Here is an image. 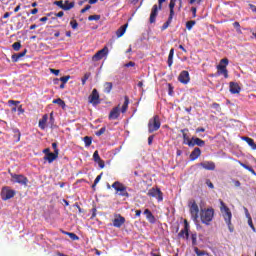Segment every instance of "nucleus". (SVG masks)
Listing matches in <instances>:
<instances>
[{"instance_id":"1","label":"nucleus","mask_w":256,"mask_h":256,"mask_svg":"<svg viewBox=\"0 0 256 256\" xmlns=\"http://www.w3.org/2000/svg\"><path fill=\"white\" fill-rule=\"evenodd\" d=\"M219 203H220V213H222V217L230 233H233L235 231V227H233V223H231V219H233V213H231V209L228 208L227 204H225L223 200H219Z\"/></svg>"},{"instance_id":"2","label":"nucleus","mask_w":256,"mask_h":256,"mask_svg":"<svg viewBox=\"0 0 256 256\" xmlns=\"http://www.w3.org/2000/svg\"><path fill=\"white\" fill-rule=\"evenodd\" d=\"M213 217H215V209H201L200 219L204 225H211V221H213Z\"/></svg>"},{"instance_id":"3","label":"nucleus","mask_w":256,"mask_h":256,"mask_svg":"<svg viewBox=\"0 0 256 256\" xmlns=\"http://www.w3.org/2000/svg\"><path fill=\"white\" fill-rule=\"evenodd\" d=\"M112 189L116 191V195H119L120 197H130L129 192H127V186H125L123 183L119 181H115L112 184Z\"/></svg>"},{"instance_id":"4","label":"nucleus","mask_w":256,"mask_h":256,"mask_svg":"<svg viewBox=\"0 0 256 256\" xmlns=\"http://www.w3.org/2000/svg\"><path fill=\"white\" fill-rule=\"evenodd\" d=\"M227 65H229V59L223 58L220 60V63L217 66L218 75H223L224 79H229V71L227 70Z\"/></svg>"},{"instance_id":"5","label":"nucleus","mask_w":256,"mask_h":256,"mask_svg":"<svg viewBox=\"0 0 256 256\" xmlns=\"http://www.w3.org/2000/svg\"><path fill=\"white\" fill-rule=\"evenodd\" d=\"M159 129H161V119L159 115H155L148 122V132L155 133V131H159Z\"/></svg>"},{"instance_id":"6","label":"nucleus","mask_w":256,"mask_h":256,"mask_svg":"<svg viewBox=\"0 0 256 256\" xmlns=\"http://www.w3.org/2000/svg\"><path fill=\"white\" fill-rule=\"evenodd\" d=\"M188 206L192 221H194V223H197L199 221V205H197V202L193 200L189 202Z\"/></svg>"},{"instance_id":"7","label":"nucleus","mask_w":256,"mask_h":256,"mask_svg":"<svg viewBox=\"0 0 256 256\" xmlns=\"http://www.w3.org/2000/svg\"><path fill=\"white\" fill-rule=\"evenodd\" d=\"M17 192L15 190L11 189L9 186L2 187L1 190V199L2 201H9V199H13Z\"/></svg>"},{"instance_id":"8","label":"nucleus","mask_w":256,"mask_h":256,"mask_svg":"<svg viewBox=\"0 0 256 256\" xmlns=\"http://www.w3.org/2000/svg\"><path fill=\"white\" fill-rule=\"evenodd\" d=\"M88 103L93 105L94 107L101 103V98L99 96V91L97 89H93L92 93L88 97Z\"/></svg>"},{"instance_id":"9","label":"nucleus","mask_w":256,"mask_h":256,"mask_svg":"<svg viewBox=\"0 0 256 256\" xmlns=\"http://www.w3.org/2000/svg\"><path fill=\"white\" fill-rule=\"evenodd\" d=\"M10 177H12L13 183H19V185L27 186V184L29 183V179L22 174L10 173Z\"/></svg>"},{"instance_id":"10","label":"nucleus","mask_w":256,"mask_h":256,"mask_svg":"<svg viewBox=\"0 0 256 256\" xmlns=\"http://www.w3.org/2000/svg\"><path fill=\"white\" fill-rule=\"evenodd\" d=\"M148 197H154L157 201H163V192L159 188H151L147 193Z\"/></svg>"},{"instance_id":"11","label":"nucleus","mask_w":256,"mask_h":256,"mask_svg":"<svg viewBox=\"0 0 256 256\" xmlns=\"http://www.w3.org/2000/svg\"><path fill=\"white\" fill-rule=\"evenodd\" d=\"M109 55V48L105 46L103 49L99 50L93 57V61H101L103 57H107Z\"/></svg>"},{"instance_id":"12","label":"nucleus","mask_w":256,"mask_h":256,"mask_svg":"<svg viewBox=\"0 0 256 256\" xmlns=\"http://www.w3.org/2000/svg\"><path fill=\"white\" fill-rule=\"evenodd\" d=\"M112 223L113 227L120 229V227H123V225H125V217L121 216V214H116Z\"/></svg>"},{"instance_id":"13","label":"nucleus","mask_w":256,"mask_h":256,"mask_svg":"<svg viewBox=\"0 0 256 256\" xmlns=\"http://www.w3.org/2000/svg\"><path fill=\"white\" fill-rule=\"evenodd\" d=\"M189 228V222L184 220V229L178 233V237H180V239H189Z\"/></svg>"},{"instance_id":"14","label":"nucleus","mask_w":256,"mask_h":256,"mask_svg":"<svg viewBox=\"0 0 256 256\" xmlns=\"http://www.w3.org/2000/svg\"><path fill=\"white\" fill-rule=\"evenodd\" d=\"M178 81L183 85H187L191 81V77L189 76V72L187 70H183L179 76Z\"/></svg>"},{"instance_id":"15","label":"nucleus","mask_w":256,"mask_h":256,"mask_svg":"<svg viewBox=\"0 0 256 256\" xmlns=\"http://www.w3.org/2000/svg\"><path fill=\"white\" fill-rule=\"evenodd\" d=\"M187 145L188 147H195V145L198 147H205V141L201 138L192 137L191 140H188Z\"/></svg>"},{"instance_id":"16","label":"nucleus","mask_w":256,"mask_h":256,"mask_svg":"<svg viewBox=\"0 0 256 256\" xmlns=\"http://www.w3.org/2000/svg\"><path fill=\"white\" fill-rule=\"evenodd\" d=\"M121 115V107L118 105L116 107H114L108 116V119L111 120H115V119H119V116Z\"/></svg>"},{"instance_id":"17","label":"nucleus","mask_w":256,"mask_h":256,"mask_svg":"<svg viewBox=\"0 0 256 256\" xmlns=\"http://www.w3.org/2000/svg\"><path fill=\"white\" fill-rule=\"evenodd\" d=\"M157 15H159V6H157V4H155L152 7L151 13H150V23L153 24L155 23L156 19H157Z\"/></svg>"},{"instance_id":"18","label":"nucleus","mask_w":256,"mask_h":256,"mask_svg":"<svg viewBox=\"0 0 256 256\" xmlns=\"http://www.w3.org/2000/svg\"><path fill=\"white\" fill-rule=\"evenodd\" d=\"M229 89L232 95H238V93H241V86H239L237 82H230Z\"/></svg>"},{"instance_id":"19","label":"nucleus","mask_w":256,"mask_h":256,"mask_svg":"<svg viewBox=\"0 0 256 256\" xmlns=\"http://www.w3.org/2000/svg\"><path fill=\"white\" fill-rule=\"evenodd\" d=\"M200 166L206 169V171H215V162L213 161L202 162Z\"/></svg>"},{"instance_id":"20","label":"nucleus","mask_w":256,"mask_h":256,"mask_svg":"<svg viewBox=\"0 0 256 256\" xmlns=\"http://www.w3.org/2000/svg\"><path fill=\"white\" fill-rule=\"evenodd\" d=\"M199 157H201V148L196 147L190 154V161H196Z\"/></svg>"},{"instance_id":"21","label":"nucleus","mask_w":256,"mask_h":256,"mask_svg":"<svg viewBox=\"0 0 256 256\" xmlns=\"http://www.w3.org/2000/svg\"><path fill=\"white\" fill-rule=\"evenodd\" d=\"M57 157H59V154L54 152H50L47 155L44 156V161H48V163H53V161H55V159H57Z\"/></svg>"},{"instance_id":"22","label":"nucleus","mask_w":256,"mask_h":256,"mask_svg":"<svg viewBox=\"0 0 256 256\" xmlns=\"http://www.w3.org/2000/svg\"><path fill=\"white\" fill-rule=\"evenodd\" d=\"M144 215L146 216L147 221H149V223H155V216L153 215V213L151 212V210L149 209H145L144 210Z\"/></svg>"},{"instance_id":"23","label":"nucleus","mask_w":256,"mask_h":256,"mask_svg":"<svg viewBox=\"0 0 256 256\" xmlns=\"http://www.w3.org/2000/svg\"><path fill=\"white\" fill-rule=\"evenodd\" d=\"M25 55H27V49H24L23 52L13 54L11 59H12L13 63H17L19 61V59H21V57H25Z\"/></svg>"},{"instance_id":"24","label":"nucleus","mask_w":256,"mask_h":256,"mask_svg":"<svg viewBox=\"0 0 256 256\" xmlns=\"http://www.w3.org/2000/svg\"><path fill=\"white\" fill-rule=\"evenodd\" d=\"M127 27H129V24H124L122 25L117 31H116V36L123 37L125 35V31H127Z\"/></svg>"},{"instance_id":"25","label":"nucleus","mask_w":256,"mask_h":256,"mask_svg":"<svg viewBox=\"0 0 256 256\" xmlns=\"http://www.w3.org/2000/svg\"><path fill=\"white\" fill-rule=\"evenodd\" d=\"M242 141H246V143L254 150H256V144H255V140H253L252 138H249L247 136L242 137Z\"/></svg>"},{"instance_id":"26","label":"nucleus","mask_w":256,"mask_h":256,"mask_svg":"<svg viewBox=\"0 0 256 256\" xmlns=\"http://www.w3.org/2000/svg\"><path fill=\"white\" fill-rule=\"evenodd\" d=\"M13 138L15 143H19L21 141V131H19V129L14 128L13 129Z\"/></svg>"},{"instance_id":"27","label":"nucleus","mask_w":256,"mask_h":256,"mask_svg":"<svg viewBox=\"0 0 256 256\" xmlns=\"http://www.w3.org/2000/svg\"><path fill=\"white\" fill-rule=\"evenodd\" d=\"M103 87H104V93H106L107 95H109V93L113 91V83L111 82H105Z\"/></svg>"},{"instance_id":"28","label":"nucleus","mask_w":256,"mask_h":256,"mask_svg":"<svg viewBox=\"0 0 256 256\" xmlns=\"http://www.w3.org/2000/svg\"><path fill=\"white\" fill-rule=\"evenodd\" d=\"M47 119H49V116L47 114H44L42 119L39 120V127L40 129H45V125H47Z\"/></svg>"},{"instance_id":"29","label":"nucleus","mask_w":256,"mask_h":256,"mask_svg":"<svg viewBox=\"0 0 256 256\" xmlns=\"http://www.w3.org/2000/svg\"><path fill=\"white\" fill-rule=\"evenodd\" d=\"M180 131H181L182 137L184 139V145H187V143H189V141H191V139H189V135H187V133L189 132V129L185 128Z\"/></svg>"},{"instance_id":"30","label":"nucleus","mask_w":256,"mask_h":256,"mask_svg":"<svg viewBox=\"0 0 256 256\" xmlns=\"http://www.w3.org/2000/svg\"><path fill=\"white\" fill-rule=\"evenodd\" d=\"M175 55V49L171 48L168 55V67H173V56Z\"/></svg>"},{"instance_id":"31","label":"nucleus","mask_w":256,"mask_h":256,"mask_svg":"<svg viewBox=\"0 0 256 256\" xmlns=\"http://www.w3.org/2000/svg\"><path fill=\"white\" fill-rule=\"evenodd\" d=\"M127 109H129V97L125 96L124 97V103L121 108V113H127Z\"/></svg>"},{"instance_id":"32","label":"nucleus","mask_w":256,"mask_h":256,"mask_svg":"<svg viewBox=\"0 0 256 256\" xmlns=\"http://www.w3.org/2000/svg\"><path fill=\"white\" fill-rule=\"evenodd\" d=\"M73 7H75V2H69V0L65 1L64 11H71V9H73Z\"/></svg>"},{"instance_id":"33","label":"nucleus","mask_w":256,"mask_h":256,"mask_svg":"<svg viewBox=\"0 0 256 256\" xmlns=\"http://www.w3.org/2000/svg\"><path fill=\"white\" fill-rule=\"evenodd\" d=\"M52 103H54L55 105H59V107H62L63 109H65V107H67V105L65 104V101H63V99H61V98L54 99L52 101Z\"/></svg>"},{"instance_id":"34","label":"nucleus","mask_w":256,"mask_h":256,"mask_svg":"<svg viewBox=\"0 0 256 256\" xmlns=\"http://www.w3.org/2000/svg\"><path fill=\"white\" fill-rule=\"evenodd\" d=\"M238 163H239V165H240L241 167H243L244 169H246L247 171H249L250 173H252V175H256L255 170H254L252 167L248 166L247 164H244V163L241 162V161H238Z\"/></svg>"},{"instance_id":"35","label":"nucleus","mask_w":256,"mask_h":256,"mask_svg":"<svg viewBox=\"0 0 256 256\" xmlns=\"http://www.w3.org/2000/svg\"><path fill=\"white\" fill-rule=\"evenodd\" d=\"M173 21V16H169L168 20L162 25L161 31H165V29H168L169 25H171V22Z\"/></svg>"},{"instance_id":"36","label":"nucleus","mask_w":256,"mask_h":256,"mask_svg":"<svg viewBox=\"0 0 256 256\" xmlns=\"http://www.w3.org/2000/svg\"><path fill=\"white\" fill-rule=\"evenodd\" d=\"M64 235H68V237H70V239H72V241H79V236H77V234L73 233V232H65L63 231Z\"/></svg>"},{"instance_id":"37","label":"nucleus","mask_w":256,"mask_h":256,"mask_svg":"<svg viewBox=\"0 0 256 256\" xmlns=\"http://www.w3.org/2000/svg\"><path fill=\"white\" fill-rule=\"evenodd\" d=\"M169 8H170V17H173L175 15V0H170V4H169Z\"/></svg>"},{"instance_id":"38","label":"nucleus","mask_w":256,"mask_h":256,"mask_svg":"<svg viewBox=\"0 0 256 256\" xmlns=\"http://www.w3.org/2000/svg\"><path fill=\"white\" fill-rule=\"evenodd\" d=\"M83 141L85 143V147H91V143H93V138H91L89 136H85L83 138Z\"/></svg>"},{"instance_id":"39","label":"nucleus","mask_w":256,"mask_h":256,"mask_svg":"<svg viewBox=\"0 0 256 256\" xmlns=\"http://www.w3.org/2000/svg\"><path fill=\"white\" fill-rule=\"evenodd\" d=\"M196 23L197 22L194 20H190V21L186 22V29H188V31H191V29H193V27H195Z\"/></svg>"},{"instance_id":"40","label":"nucleus","mask_w":256,"mask_h":256,"mask_svg":"<svg viewBox=\"0 0 256 256\" xmlns=\"http://www.w3.org/2000/svg\"><path fill=\"white\" fill-rule=\"evenodd\" d=\"M233 27L236 29L238 35H243V31H241V24H239V22H234Z\"/></svg>"},{"instance_id":"41","label":"nucleus","mask_w":256,"mask_h":256,"mask_svg":"<svg viewBox=\"0 0 256 256\" xmlns=\"http://www.w3.org/2000/svg\"><path fill=\"white\" fill-rule=\"evenodd\" d=\"M194 252L196 253L197 256L207 255V252L199 250L197 246L194 247Z\"/></svg>"},{"instance_id":"42","label":"nucleus","mask_w":256,"mask_h":256,"mask_svg":"<svg viewBox=\"0 0 256 256\" xmlns=\"http://www.w3.org/2000/svg\"><path fill=\"white\" fill-rule=\"evenodd\" d=\"M101 19V15H90L88 17V21H99Z\"/></svg>"},{"instance_id":"43","label":"nucleus","mask_w":256,"mask_h":256,"mask_svg":"<svg viewBox=\"0 0 256 256\" xmlns=\"http://www.w3.org/2000/svg\"><path fill=\"white\" fill-rule=\"evenodd\" d=\"M54 5H57V7H60V9L65 10V4H63V0L55 1Z\"/></svg>"},{"instance_id":"44","label":"nucleus","mask_w":256,"mask_h":256,"mask_svg":"<svg viewBox=\"0 0 256 256\" xmlns=\"http://www.w3.org/2000/svg\"><path fill=\"white\" fill-rule=\"evenodd\" d=\"M12 49H14V51H19V49H21V42H15L12 44Z\"/></svg>"},{"instance_id":"45","label":"nucleus","mask_w":256,"mask_h":256,"mask_svg":"<svg viewBox=\"0 0 256 256\" xmlns=\"http://www.w3.org/2000/svg\"><path fill=\"white\" fill-rule=\"evenodd\" d=\"M91 77V73H85L83 78H82V85H85L87 83V80Z\"/></svg>"},{"instance_id":"46","label":"nucleus","mask_w":256,"mask_h":256,"mask_svg":"<svg viewBox=\"0 0 256 256\" xmlns=\"http://www.w3.org/2000/svg\"><path fill=\"white\" fill-rule=\"evenodd\" d=\"M191 239H192V245L193 247H195L197 245V234L196 233L192 234Z\"/></svg>"},{"instance_id":"47","label":"nucleus","mask_w":256,"mask_h":256,"mask_svg":"<svg viewBox=\"0 0 256 256\" xmlns=\"http://www.w3.org/2000/svg\"><path fill=\"white\" fill-rule=\"evenodd\" d=\"M93 159H94L95 163H96V161H99L101 159V156H99V151L96 150L93 153Z\"/></svg>"},{"instance_id":"48","label":"nucleus","mask_w":256,"mask_h":256,"mask_svg":"<svg viewBox=\"0 0 256 256\" xmlns=\"http://www.w3.org/2000/svg\"><path fill=\"white\" fill-rule=\"evenodd\" d=\"M105 131H107V129L105 127H102L100 130H98L96 132V136L101 137V135H103V133H105Z\"/></svg>"},{"instance_id":"49","label":"nucleus","mask_w":256,"mask_h":256,"mask_svg":"<svg viewBox=\"0 0 256 256\" xmlns=\"http://www.w3.org/2000/svg\"><path fill=\"white\" fill-rule=\"evenodd\" d=\"M248 225H249V227H251V229H252V231H254V233H255V225H253V219L251 218V217H249V219H248Z\"/></svg>"},{"instance_id":"50","label":"nucleus","mask_w":256,"mask_h":256,"mask_svg":"<svg viewBox=\"0 0 256 256\" xmlns=\"http://www.w3.org/2000/svg\"><path fill=\"white\" fill-rule=\"evenodd\" d=\"M96 163H98L100 169H105V161H103L101 158L100 160H97Z\"/></svg>"},{"instance_id":"51","label":"nucleus","mask_w":256,"mask_h":256,"mask_svg":"<svg viewBox=\"0 0 256 256\" xmlns=\"http://www.w3.org/2000/svg\"><path fill=\"white\" fill-rule=\"evenodd\" d=\"M70 25H71L72 29H77V27H79V23H77V20H72L70 22Z\"/></svg>"},{"instance_id":"52","label":"nucleus","mask_w":256,"mask_h":256,"mask_svg":"<svg viewBox=\"0 0 256 256\" xmlns=\"http://www.w3.org/2000/svg\"><path fill=\"white\" fill-rule=\"evenodd\" d=\"M206 185L209 187V189H215V185H213V182H211L210 179H206Z\"/></svg>"},{"instance_id":"53","label":"nucleus","mask_w":256,"mask_h":256,"mask_svg":"<svg viewBox=\"0 0 256 256\" xmlns=\"http://www.w3.org/2000/svg\"><path fill=\"white\" fill-rule=\"evenodd\" d=\"M69 79H71V76L67 75V76L61 77L60 81L65 84L67 83V81H69Z\"/></svg>"},{"instance_id":"54","label":"nucleus","mask_w":256,"mask_h":256,"mask_svg":"<svg viewBox=\"0 0 256 256\" xmlns=\"http://www.w3.org/2000/svg\"><path fill=\"white\" fill-rule=\"evenodd\" d=\"M17 111H18V115H23V113H25V109H23V105L18 106Z\"/></svg>"},{"instance_id":"55","label":"nucleus","mask_w":256,"mask_h":256,"mask_svg":"<svg viewBox=\"0 0 256 256\" xmlns=\"http://www.w3.org/2000/svg\"><path fill=\"white\" fill-rule=\"evenodd\" d=\"M91 9V5H86L84 8L81 9L80 13H87Z\"/></svg>"},{"instance_id":"56","label":"nucleus","mask_w":256,"mask_h":256,"mask_svg":"<svg viewBox=\"0 0 256 256\" xmlns=\"http://www.w3.org/2000/svg\"><path fill=\"white\" fill-rule=\"evenodd\" d=\"M212 107L213 109H216V111H221V106L219 105V103L214 102L212 104Z\"/></svg>"},{"instance_id":"57","label":"nucleus","mask_w":256,"mask_h":256,"mask_svg":"<svg viewBox=\"0 0 256 256\" xmlns=\"http://www.w3.org/2000/svg\"><path fill=\"white\" fill-rule=\"evenodd\" d=\"M202 2H203V0H189L190 5H193L195 3H197V5H201Z\"/></svg>"},{"instance_id":"58","label":"nucleus","mask_w":256,"mask_h":256,"mask_svg":"<svg viewBox=\"0 0 256 256\" xmlns=\"http://www.w3.org/2000/svg\"><path fill=\"white\" fill-rule=\"evenodd\" d=\"M155 139V135H150L148 137V145H153V140Z\"/></svg>"},{"instance_id":"59","label":"nucleus","mask_w":256,"mask_h":256,"mask_svg":"<svg viewBox=\"0 0 256 256\" xmlns=\"http://www.w3.org/2000/svg\"><path fill=\"white\" fill-rule=\"evenodd\" d=\"M101 177H103V173L99 174V175L95 178V180H94L95 185H97V183H99V182L101 181Z\"/></svg>"},{"instance_id":"60","label":"nucleus","mask_w":256,"mask_h":256,"mask_svg":"<svg viewBox=\"0 0 256 256\" xmlns=\"http://www.w3.org/2000/svg\"><path fill=\"white\" fill-rule=\"evenodd\" d=\"M52 148L54 149V153H57L59 155V150L57 148V143L56 142L52 143Z\"/></svg>"},{"instance_id":"61","label":"nucleus","mask_w":256,"mask_h":256,"mask_svg":"<svg viewBox=\"0 0 256 256\" xmlns=\"http://www.w3.org/2000/svg\"><path fill=\"white\" fill-rule=\"evenodd\" d=\"M191 11H192V15H193L192 17L195 19V17H197V8L192 7Z\"/></svg>"},{"instance_id":"62","label":"nucleus","mask_w":256,"mask_h":256,"mask_svg":"<svg viewBox=\"0 0 256 256\" xmlns=\"http://www.w3.org/2000/svg\"><path fill=\"white\" fill-rule=\"evenodd\" d=\"M19 103H21L20 101H15V100H9L8 104L10 105H19Z\"/></svg>"},{"instance_id":"63","label":"nucleus","mask_w":256,"mask_h":256,"mask_svg":"<svg viewBox=\"0 0 256 256\" xmlns=\"http://www.w3.org/2000/svg\"><path fill=\"white\" fill-rule=\"evenodd\" d=\"M125 67H135V62L130 61V62L125 64Z\"/></svg>"},{"instance_id":"64","label":"nucleus","mask_w":256,"mask_h":256,"mask_svg":"<svg viewBox=\"0 0 256 256\" xmlns=\"http://www.w3.org/2000/svg\"><path fill=\"white\" fill-rule=\"evenodd\" d=\"M51 73H53V75H59L60 73V70H57V69H50Z\"/></svg>"}]
</instances>
